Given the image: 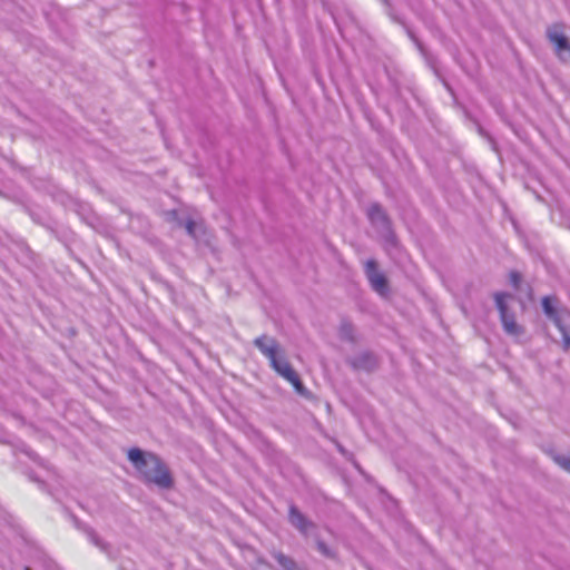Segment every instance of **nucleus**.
I'll use <instances>...</instances> for the list:
<instances>
[{"label": "nucleus", "instance_id": "1", "mask_svg": "<svg viewBox=\"0 0 570 570\" xmlns=\"http://www.w3.org/2000/svg\"><path fill=\"white\" fill-rule=\"evenodd\" d=\"M128 459L146 482L154 483L161 489L173 485L169 470L158 455L132 448L128 451Z\"/></svg>", "mask_w": 570, "mask_h": 570}, {"label": "nucleus", "instance_id": "2", "mask_svg": "<svg viewBox=\"0 0 570 570\" xmlns=\"http://www.w3.org/2000/svg\"><path fill=\"white\" fill-rule=\"evenodd\" d=\"M254 345L269 361L271 367L283 379H291L296 371L285 358L284 353L274 337L262 335L254 340Z\"/></svg>", "mask_w": 570, "mask_h": 570}, {"label": "nucleus", "instance_id": "3", "mask_svg": "<svg viewBox=\"0 0 570 570\" xmlns=\"http://www.w3.org/2000/svg\"><path fill=\"white\" fill-rule=\"evenodd\" d=\"M544 315L562 335L563 351L570 350V311L560 304L556 296H544L541 301Z\"/></svg>", "mask_w": 570, "mask_h": 570}, {"label": "nucleus", "instance_id": "4", "mask_svg": "<svg viewBox=\"0 0 570 570\" xmlns=\"http://www.w3.org/2000/svg\"><path fill=\"white\" fill-rule=\"evenodd\" d=\"M510 297V295L505 293H495L494 299L497 304V308L500 313V320L503 326V330L507 334L511 336H520L523 334V328L520 326L514 317L513 313H510L508 306L505 304V298Z\"/></svg>", "mask_w": 570, "mask_h": 570}, {"label": "nucleus", "instance_id": "5", "mask_svg": "<svg viewBox=\"0 0 570 570\" xmlns=\"http://www.w3.org/2000/svg\"><path fill=\"white\" fill-rule=\"evenodd\" d=\"M365 275L368 279L371 287L380 295H385L389 291L387 279L383 273L377 268V263L374 259H368L365 263Z\"/></svg>", "mask_w": 570, "mask_h": 570}, {"label": "nucleus", "instance_id": "6", "mask_svg": "<svg viewBox=\"0 0 570 570\" xmlns=\"http://www.w3.org/2000/svg\"><path fill=\"white\" fill-rule=\"evenodd\" d=\"M367 217L371 224L381 233L387 234L391 230L389 217L382 206L374 203L367 208Z\"/></svg>", "mask_w": 570, "mask_h": 570}, {"label": "nucleus", "instance_id": "7", "mask_svg": "<svg viewBox=\"0 0 570 570\" xmlns=\"http://www.w3.org/2000/svg\"><path fill=\"white\" fill-rule=\"evenodd\" d=\"M288 521L303 535H307L311 530L316 528L315 523L308 520L294 504L289 505Z\"/></svg>", "mask_w": 570, "mask_h": 570}, {"label": "nucleus", "instance_id": "8", "mask_svg": "<svg viewBox=\"0 0 570 570\" xmlns=\"http://www.w3.org/2000/svg\"><path fill=\"white\" fill-rule=\"evenodd\" d=\"M353 366L365 371H372L376 366V358L371 353H362L353 360Z\"/></svg>", "mask_w": 570, "mask_h": 570}, {"label": "nucleus", "instance_id": "9", "mask_svg": "<svg viewBox=\"0 0 570 570\" xmlns=\"http://www.w3.org/2000/svg\"><path fill=\"white\" fill-rule=\"evenodd\" d=\"M273 557L277 561V563L283 568V570H296V564L294 560L283 554L282 552H275Z\"/></svg>", "mask_w": 570, "mask_h": 570}, {"label": "nucleus", "instance_id": "10", "mask_svg": "<svg viewBox=\"0 0 570 570\" xmlns=\"http://www.w3.org/2000/svg\"><path fill=\"white\" fill-rule=\"evenodd\" d=\"M340 336H341V338L346 340V341H351V342L354 341V328L350 322L343 321L341 323Z\"/></svg>", "mask_w": 570, "mask_h": 570}, {"label": "nucleus", "instance_id": "11", "mask_svg": "<svg viewBox=\"0 0 570 570\" xmlns=\"http://www.w3.org/2000/svg\"><path fill=\"white\" fill-rule=\"evenodd\" d=\"M552 460L564 471L570 473V454L553 453Z\"/></svg>", "mask_w": 570, "mask_h": 570}, {"label": "nucleus", "instance_id": "12", "mask_svg": "<svg viewBox=\"0 0 570 570\" xmlns=\"http://www.w3.org/2000/svg\"><path fill=\"white\" fill-rule=\"evenodd\" d=\"M286 381L293 385V387L297 394L303 395V396H305L307 394V390L304 386V384L302 383L297 373L292 375L291 379H287Z\"/></svg>", "mask_w": 570, "mask_h": 570}, {"label": "nucleus", "instance_id": "13", "mask_svg": "<svg viewBox=\"0 0 570 570\" xmlns=\"http://www.w3.org/2000/svg\"><path fill=\"white\" fill-rule=\"evenodd\" d=\"M316 548L318 552L325 558L336 559V552L333 549H331L324 541L317 540Z\"/></svg>", "mask_w": 570, "mask_h": 570}, {"label": "nucleus", "instance_id": "14", "mask_svg": "<svg viewBox=\"0 0 570 570\" xmlns=\"http://www.w3.org/2000/svg\"><path fill=\"white\" fill-rule=\"evenodd\" d=\"M89 540L98 548H100L102 551H107V544L104 543L100 538L96 534L94 530L87 531Z\"/></svg>", "mask_w": 570, "mask_h": 570}, {"label": "nucleus", "instance_id": "15", "mask_svg": "<svg viewBox=\"0 0 570 570\" xmlns=\"http://www.w3.org/2000/svg\"><path fill=\"white\" fill-rule=\"evenodd\" d=\"M510 281H511V283H512V285H513L514 287H518V286H519V283H520V281H521V276H520V274H519V273H517V272H512V273L510 274Z\"/></svg>", "mask_w": 570, "mask_h": 570}, {"label": "nucleus", "instance_id": "16", "mask_svg": "<svg viewBox=\"0 0 570 570\" xmlns=\"http://www.w3.org/2000/svg\"><path fill=\"white\" fill-rule=\"evenodd\" d=\"M194 227H195L194 222H191V220L187 222L186 229L189 235H194Z\"/></svg>", "mask_w": 570, "mask_h": 570}, {"label": "nucleus", "instance_id": "17", "mask_svg": "<svg viewBox=\"0 0 570 570\" xmlns=\"http://www.w3.org/2000/svg\"><path fill=\"white\" fill-rule=\"evenodd\" d=\"M24 570H30L29 568H26Z\"/></svg>", "mask_w": 570, "mask_h": 570}]
</instances>
